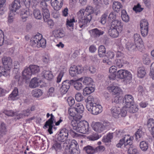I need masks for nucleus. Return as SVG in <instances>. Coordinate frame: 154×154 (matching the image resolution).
<instances>
[{"instance_id":"obj_28","label":"nucleus","mask_w":154,"mask_h":154,"mask_svg":"<svg viewBox=\"0 0 154 154\" xmlns=\"http://www.w3.org/2000/svg\"><path fill=\"white\" fill-rule=\"evenodd\" d=\"M79 80L83 81V84L85 85H90L92 84L93 80L91 77H85L81 78Z\"/></svg>"},{"instance_id":"obj_64","label":"nucleus","mask_w":154,"mask_h":154,"mask_svg":"<svg viewBox=\"0 0 154 154\" xmlns=\"http://www.w3.org/2000/svg\"><path fill=\"white\" fill-rule=\"evenodd\" d=\"M149 75L154 80V62L152 63L151 65Z\"/></svg>"},{"instance_id":"obj_25","label":"nucleus","mask_w":154,"mask_h":154,"mask_svg":"<svg viewBox=\"0 0 154 154\" xmlns=\"http://www.w3.org/2000/svg\"><path fill=\"white\" fill-rule=\"evenodd\" d=\"M86 103V107L87 109H90L91 106L94 104V99L92 96H89L85 100Z\"/></svg>"},{"instance_id":"obj_6","label":"nucleus","mask_w":154,"mask_h":154,"mask_svg":"<svg viewBox=\"0 0 154 154\" xmlns=\"http://www.w3.org/2000/svg\"><path fill=\"white\" fill-rule=\"evenodd\" d=\"M50 116V118L46 122L43 128H48V131L50 134H51L53 133L52 129L54 126V117L52 114H51L50 115L49 113H48L46 115L47 117L49 118Z\"/></svg>"},{"instance_id":"obj_38","label":"nucleus","mask_w":154,"mask_h":154,"mask_svg":"<svg viewBox=\"0 0 154 154\" xmlns=\"http://www.w3.org/2000/svg\"><path fill=\"white\" fill-rule=\"evenodd\" d=\"M94 90L95 89L93 87H86L83 90V94L84 96H86L93 92Z\"/></svg>"},{"instance_id":"obj_61","label":"nucleus","mask_w":154,"mask_h":154,"mask_svg":"<svg viewBox=\"0 0 154 154\" xmlns=\"http://www.w3.org/2000/svg\"><path fill=\"white\" fill-rule=\"evenodd\" d=\"M133 9L136 13H137L140 12L143 10V9L141 8L140 5L138 3L137 5L134 6Z\"/></svg>"},{"instance_id":"obj_45","label":"nucleus","mask_w":154,"mask_h":154,"mask_svg":"<svg viewBox=\"0 0 154 154\" xmlns=\"http://www.w3.org/2000/svg\"><path fill=\"white\" fill-rule=\"evenodd\" d=\"M21 18L23 19H26L30 15V12L28 9L22 11L20 13Z\"/></svg>"},{"instance_id":"obj_30","label":"nucleus","mask_w":154,"mask_h":154,"mask_svg":"<svg viewBox=\"0 0 154 154\" xmlns=\"http://www.w3.org/2000/svg\"><path fill=\"white\" fill-rule=\"evenodd\" d=\"M74 108L75 109V111L79 114H82L84 110V107L82 104L81 103L76 104Z\"/></svg>"},{"instance_id":"obj_62","label":"nucleus","mask_w":154,"mask_h":154,"mask_svg":"<svg viewBox=\"0 0 154 154\" xmlns=\"http://www.w3.org/2000/svg\"><path fill=\"white\" fill-rule=\"evenodd\" d=\"M128 106H124L120 110V114L122 117L125 116L127 113V110L128 109Z\"/></svg>"},{"instance_id":"obj_39","label":"nucleus","mask_w":154,"mask_h":154,"mask_svg":"<svg viewBox=\"0 0 154 154\" xmlns=\"http://www.w3.org/2000/svg\"><path fill=\"white\" fill-rule=\"evenodd\" d=\"M83 149L88 154H93L96 152L95 148L89 145L85 147Z\"/></svg>"},{"instance_id":"obj_10","label":"nucleus","mask_w":154,"mask_h":154,"mask_svg":"<svg viewBox=\"0 0 154 154\" xmlns=\"http://www.w3.org/2000/svg\"><path fill=\"white\" fill-rule=\"evenodd\" d=\"M69 143V154L78 153L79 152V145L77 142L75 140H72Z\"/></svg>"},{"instance_id":"obj_14","label":"nucleus","mask_w":154,"mask_h":154,"mask_svg":"<svg viewBox=\"0 0 154 154\" xmlns=\"http://www.w3.org/2000/svg\"><path fill=\"white\" fill-rule=\"evenodd\" d=\"M122 26L121 20H116L112 21L110 27L118 30L120 32L122 30Z\"/></svg>"},{"instance_id":"obj_4","label":"nucleus","mask_w":154,"mask_h":154,"mask_svg":"<svg viewBox=\"0 0 154 154\" xmlns=\"http://www.w3.org/2000/svg\"><path fill=\"white\" fill-rule=\"evenodd\" d=\"M133 137H130L129 135H125L123 138L120 140L119 143L116 145V146L117 147L120 148L124 144V147L126 148L127 145L130 146L131 144L133 142Z\"/></svg>"},{"instance_id":"obj_3","label":"nucleus","mask_w":154,"mask_h":154,"mask_svg":"<svg viewBox=\"0 0 154 154\" xmlns=\"http://www.w3.org/2000/svg\"><path fill=\"white\" fill-rule=\"evenodd\" d=\"M117 77L124 80H130L132 78V75L130 72L122 69H120L117 72Z\"/></svg>"},{"instance_id":"obj_56","label":"nucleus","mask_w":154,"mask_h":154,"mask_svg":"<svg viewBox=\"0 0 154 154\" xmlns=\"http://www.w3.org/2000/svg\"><path fill=\"white\" fill-rule=\"evenodd\" d=\"M3 113L5 115L9 116H13L15 115H16L17 113L14 112L12 110H5L3 111Z\"/></svg>"},{"instance_id":"obj_19","label":"nucleus","mask_w":154,"mask_h":154,"mask_svg":"<svg viewBox=\"0 0 154 154\" xmlns=\"http://www.w3.org/2000/svg\"><path fill=\"white\" fill-rule=\"evenodd\" d=\"M20 0H15L9 7L10 12L15 13L20 7Z\"/></svg>"},{"instance_id":"obj_46","label":"nucleus","mask_w":154,"mask_h":154,"mask_svg":"<svg viewBox=\"0 0 154 154\" xmlns=\"http://www.w3.org/2000/svg\"><path fill=\"white\" fill-rule=\"evenodd\" d=\"M42 15L44 21L45 22H47L46 20L48 19L49 18L50 16L48 10L47 9H43Z\"/></svg>"},{"instance_id":"obj_8","label":"nucleus","mask_w":154,"mask_h":154,"mask_svg":"<svg viewBox=\"0 0 154 154\" xmlns=\"http://www.w3.org/2000/svg\"><path fill=\"white\" fill-rule=\"evenodd\" d=\"M87 109L92 114L97 115L102 112L103 107L101 105L94 103L90 109Z\"/></svg>"},{"instance_id":"obj_51","label":"nucleus","mask_w":154,"mask_h":154,"mask_svg":"<svg viewBox=\"0 0 154 154\" xmlns=\"http://www.w3.org/2000/svg\"><path fill=\"white\" fill-rule=\"evenodd\" d=\"M65 35L64 32L62 30H58L55 33L54 36L56 38H60Z\"/></svg>"},{"instance_id":"obj_26","label":"nucleus","mask_w":154,"mask_h":154,"mask_svg":"<svg viewBox=\"0 0 154 154\" xmlns=\"http://www.w3.org/2000/svg\"><path fill=\"white\" fill-rule=\"evenodd\" d=\"M39 79L36 77L32 79L29 84V86L31 88H35L38 87L39 83Z\"/></svg>"},{"instance_id":"obj_33","label":"nucleus","mask_w":154,"mask_h":154,"mask_svg":"<svg viewBox=\"0 0 154 154\" xmlns=\"http://www.w3.org/2000/svg\"><path fill=\"white\" fill-rule=\"evenodd\" d=\"M119 32L120 31L118 30L112 29L110 27L109 30V33L110 36L112 37L115 38L117 37L118 36Z\"/></svg>"},{"instance_id":"obj_53","label":"nucleus","mask_w":154,"mask_h":154,"mask_svg":"<svg viewBox=\"0 0 154 154\" xmlns=\"http://www.w3.org/2000/svg\"><path fill=\"white\" fill-rule=\"evenodd\" d=\"M73 84L74 85V86L76 90L78 91L81 90L82 87V83L79 81H74V82L73 83Z\"/></svg>"},{"instance_id":"obj_27","label":"nucleus","mask_w":154,"mask_h":154,"mask_svg":"<svg viewBox=\"0 0 154 154\" xmlns=\"http://www.w3.org/2000/svg\"><path fill=\"white\" fill-rule=\"evenodd\" d=\"M108 88L110 92L114 94H119L121 91V89L113 85L109 87Z\"/></svg>"},{"instance_id":"obj_17","label":"nucleus","mask_w":154,"mask_h":154,"mask_svg":"<svg viewBox=\"0 0 154 154\" xmlns=\"http://www.w3.org/2000/svg\"><path fill=\"white\" fill-rule=\"evenodd\" d=\"M123 101L127 106H130L134 103V98L132 95L130 94H126L125 95L123 99Z\"/></svg>"},{"instance_id":"obj_7","label":"nucleus","mask_w":154,"mask_h":154,"mask_svg":"<svg viewBox=\"0 0 154 154\" xmlns=\"http://www.w3.org/2000/svg\"><path fill=\"white\" fill-rule=\"evenodd\" d=\"M83 70V68L82 66H73L70 68L69 74L72 77H75L78 74H81Z\"/></svg>"},{"instance_id":"obj_37","label":"nucleus","mask_w":154,"mask_h":154,"mask_svg":"<svg viewBox=\"0 0 154 154\" xmlns=\"http://www.w3.org/2000/svg\"><path fill=\"white\" fill-rule=\"evenodd\" d=\"M112 7L115 11L118 12L119 11L120 9L122 8V6L120 2L116 1L113 3Z\"/></svg>"},{"instance_id":"obj_47","label":"nucleus","mask_w":154,"mask_h":154,"mask_svg":"<svg viewBox=\"0 0 154 154\" xmlns=\"http://www.w3.org/2000/svg\"><path fill=\"white\" fill-rule=\"evenodd\" d=\"M108 15V12L106 11L101 16L100 22L102 24H104L106 23Z\"/></svg>"},{"instance_id":"obj_57","label":"nucleus","mask_w":154,"mask_h":154,"mask_svg":"<svg viewBox=\"0 0 154 154\" xmlns=\"http://www.w3.org/2000/svg\"><path fill=\"white\" fill-rule=\"evenodd\" d=\"M137 91L138 92V95L139 96H143L145 94V89L141 85H139L137 88Z\"/></svg>"},{"instance_id":"obj_22","label":"nucleus","mask_w":154,"mask_h":154,"mask_svg":"<svg viewBox=\"0 0 154 154\" xmlns=\"http://www.w3.org/2000/svg\"><path fill=\"white\" fill-rule=\"evenodd\" d=\"M120 110L121 108L119 107H112L111 109L112 116L116 118H118L120 114Z\"/></svg>"},{"instance_id":"obj_60","label":"nucleus","mask_w":154,"mask_h":154,"mask_svg":"<svg viewBox=\"0 0 154 154\" xmlns=\"http://www.w3.org/2000/svg\"><path fill=\"white\" fill-rule=\"evenodd\" d=\"M75 22V20L74 18L71 19L70 20L67 19L66 20V25L67 27H73V23Z\"/></svg>"},{"instance_id":"obj_43","label":"nucleus","mask_w":154,"mask_h":154,"mask_svg":"<svg viewBox=\"0 0 154 154\" xmlns=\"http://www.w3.org/2000/svg\"><path fill=\"white\" fill-rule=\"evenodd\" d=\"M140 146L142 150L145 151L148 149L149 144L147 142L143 141L140 142Z\"/></svg>"},{"instance_id":"obj_50","label":"nucleus","mask_w":154,"mask_h":154,"mask_svg":"<svg viewBox=\"0 0 154 154\" xmlns=\"http://www.w3.org/2000/svg\"><path fill=\"white\" fill-rule=\"evenodd\" d=\"M143 63L146 65H149L150 63V60L149 56L146 54H144L142 57Z\"/></svg>"},{"instance_id":"obj_20","label":"nucleus","mask_w":154,"mask_h":154,"mask_svg":"<svg viewBox=\"0 0 154 154\" xmlns=\"http://www.w3.org/2000/svg\"><path fill=\"white\" fill-rule=\"evenodd\" d=\"M32 74L29 67L26 68L22 72V76L23 79L26 80L30 79Z\"/></svg>"},{"instance_id":"obj_16","label":"nucleus","mask_w":154,"mask_h":154,"mask_svg":"<svg viewBox=\"0 0 154 154\" xmlns=\"http://www.w3.org/2000/svg\"><path fill=\"white\" fill-rule=\"evenodd\" d=\"M134 41L129 39L126 44V47L127 49L131 52H133L137 51V48H136Z\"/></svg>"},{"instance_id":"obj_34","label":"nucleus","mask_w":154,"mask_h":154,"mask_svg":"<svg viewBox=\"0 0 154 154\" xmlns=\"http://www.w3.org/2000/svg\"><path fill=\"white\" fill-rule=\"evenodd\" d=\"M52 150H54L56 152H60L61 149V144L57 142H54L51 148Z\"/></svg>"},{"instance_id":"obj_32","label":"nucleus","mask_w":154,"mask_h":154,"mask_svg":"<svg viewBox=\"0 0 154 154\" xmlns=\"http://www.w3.org/2000/svg\"><path fill=\"white\" fill-rule=\"evenodd\" d=\"M33 14L35 18L41 20L43 18L42 13L39 9H36L33 11Z\"/></svg>"},{"instance_id":"obj_63","label":"nucleus","mask_w":154,"mask_h":154,"mask_svg":"<svg viewBox=\"0 0 154 154\" xmlns=\"http://www.w3.org/2000/svg\"><path fill=\"white\" fill-rule=\"evenodd\" d=\"M75 99L78 102H80L83 100L84 97L82 94L80 93H78L75 95Z\"/></svg>"},{"instance_id":"obj_24","label":"nucleus","mask_w":154,"mask_h":154,"mask_svg":"<svg viewBox=\"0 0 154 154\" xmlns=\"http://www.w3.org/2000/svg\"><path fill=\"white\" fill-rule=\"evenodd\" d=\"M146 74V71L145 68L143 67H138L137 69V76L140 78H143Z\"/></svg>"},{"instance_id":"obj_15","label":"nucleus","mask_w":154,"mask_h":154,"mask_svg":"<svg viewBox=\"0 0 154 154\" xmlns=\"http://www.w3.org/2000/svg\"><path fill=\"white\" fill-rule=\"evenodd\" d=\"M134 43L136 48H137V51L142 52L145 50L143 42L142 39H134Z\"/></svg>"},{"instance_id":"obj_52","label":"nucleus","mask_w":154,"mask_h":154,"mask_svg":"<svg viewBox=\"0 0 154 154\" xmlns=\"http://www.w3.org/2000/svg\"><path fill=\"white\" fill-rule=\"evenodd\" d=\"M122 20L125 22H128L129 20V17L125 11H122L121 14Z\"/></svg>"},{"instance_id":"obj_54","label":"nucleus","mask_w":154,"mask_h":154,"mask_svg":"<svg viewBox=\"0 0 154 154\" xmlns=\"http://www.w3.org/2000/svg\"><path fill=\"white\" fill-rule=\"evenodd\" d=\"M154 125V119L152 118L148 119L147 123V127L149 130Z\"/></svg>"},{"instance_id":"obj_49","label":"nucleus","mask_w":154,"mask_h":154,"mask_svg":"<svg viewBox=\"0 0 154 154\" xmlns=\"http://www.w3.org/2000/svg\"><path fill=\"white\" fill-rule=\"evenodd\" d=\"M7 131L5 124L4 122H2L0 126V134L5 135Z\"/></svg>"},{"instance_id":"obj_42","label":"nucleus","mask_w":154,"mask_h":154,"mask_svg":"<svg viewBox=\"0 0 154 154\" xmlns=\"http://www.w3.org/2000/svg\"><path fill=\"white\" fill-rule=\"evenodd\" d=\"M130 146L127 145L126 148L128 149V154H136L137 153V150L135 148H133V145L132 144Z\"/></svg>"},{"instance_id":"obj_36","label":"nucleus","mask_w":154,"mask_h":154,"mask_svg":"<svg viewBox=\"0 0 154 154\" xmlns=\"http://www.w3.org/2000/svg\"><path fill=\"white\" fill-rule=\"evenodd\" d=\"M80 10L83 11L84 14L85 15L86 14L87 15H89L91 16V14H93L94 12L93 8L90 6H88L85 10L83 9Z\"/></svg>"},{"instance_id":"obj_48","label":"nucleus","mask_w":154,"mask_h":154,"mask_svg":"<svg viewBox=\"0 0 154 154\" xmlns=\"http://www.w3.org/2000/svg\"><path fill=\"white\" fill-rule=\"evenodd\" d=\"M129 109V110L130 112L134 113L137 112L138 110V108L134 103L133 104H130V106H128Z\"/></svg>"},{"instance_id":"obj_23","label":"nucleus","mask_w":154,"mask_h":154,"mask_svg":"<svg viewBox=\"0 0 154 154\" xmlns=\"http://www.w3.org/2000/svg\"><path fill=\"white\" fill-rule=\"evenodd\" d=\"M18 95V89L17 88L15 87L12 93L9 95V100H16L17 99V97Z\"/></svg>"},{"instance_id":"obj_2","label":"nucleus","mask_w":154,"mask_h":154,"mask_svg":"<svg viewBox=\"0 0 154 154\" xmlns=\"http://www.w3.org/2000/svg\"><path fill=\"white\" fill-rule=\"evenodd\" d=\"M89 125L88 122L85 120H82L78 123L76 131L83 134H87L89 131Z\"/></svg>"},{"instance_id":"obj_58","label":"nucleus","mask_w":154,"mask_h":154,"mask_svg":"<svg viewBox=\"0 0 154 154\" xmlns=\"http://www.w3.org/2000/svg\"><path fill=\"white\" fill-rule=\"evenodd\" d=\"M143 135V132L142 131V128H140L138 129L135 134L136 139H138L141 138Z\"/></svg>"},{"instance_id":"obj_1","label":"nucleus","mask_w":154,"mask_h":154,"mask_svg":"<svg viewBox=\"0 0 154 154\" xmlns=\"http://www.w3.org/2000/svg\"><path fill=\"white\" fill-rule=\"evenodd\" d=\"M83 11L80 10L77 13V17L79 27L82 28L86 26L87 23H90L91 19V16L85 15Z\"/></svg>"},{"instance_id":"obj_40","label":"nucleus","mask_w":154,"mask_h":154,"mask_svg":"<svg viewBox=\"0 0 154 154\" xmlns=\"http://www.w3.org/2000/svg\"><path fill=\"white\" fill-rule=\"evenodd\" d=\"M67 69L66 68H63L60 70V72L57 77V82L59 83L61 81L64 74L66 72Z\"/></svg>"},{"instance_id":"obj_29","label":"nucleus","mask_w":154,"mask_h":154,"mask_svg":"<svg viewBox=\"0 0 154 154\" xmlns=\"http://www.w3.org/2000/svg\"><path fill=\"white\" fill-rule=\"evenodd\" d=\"M93 129L96 132L100 133L103 131L101 123L99 122H96L93 126Z\"/></svg>"},{"instance_id":"obj_9","label":"nucleus","mask_w":154,"mask_h":154,"mask_svg":"<svg viewBox=\"0 0 154 154\" xmlns=\"http://www.w3.org/2000/svg\"><path fill=\"white\" fill-rule=\"evenodd\" d=\"M148 22L146 20L144 19L140 21V26L141 32L143 37H145L147 35L148 31Z\"/></svg>"},{"instance_id":"obj_55","label":"nucleus","mask_w":154,"mask_h":154,"mask_svg":"<svg viewBox=\"0 0 154 154\" xmlns=\"http://www.w3.org/2000/svg\"><path fill=\"white\" fill-rule=\"evenodd\" d=\"M38 48H44L45 47L46 43L45 39H38Z\"/></svg>"},{"instance_id":"obj_5","label":"nucleus","mask_w":154,"mask_h":154,"mask_svg":"<svg viewBox=\"0 0 154 154\" xmlns=\"http://www.w3.org/2000/svg\"><path fill=\"white\" fill-rule=\"evenodd\" d=\"M74 80H66L63 81L62 83V86L60 89V93L62 94L66 93L71 85H73Z\"/></svg>"},{"instance_id":"obj_11","label":"nucleus","mask_w":154,"mask_h":154,"mask_svg":"<svg viewBox=\"0 0 154 154\" xmlns=\"http://www.w3.org/2000/svg\"><path fill=\"white\" fill-rule=\"evenodd\" d=\"M68 136V130L66 128L61 129L57 136V140L61 142H64L67 138Z\"/></svg>"},{"instance_id":"obj_13","label":"nucleus","mask_w":154,"mask_h":154,"mask_svg":"<svg viewBox=\"0 0 154 154\" xmlns=\"http://www.w3.org/2000/svg\"><path fill=\"white\" fill-rule=\"evenodd\" d=\"M2 63L7 70H10L12 64V60L10 57H4L2 59Z\"/></svg>"},{"instance_id":"obj_59","label":"nucleus","mask_w":154,"mask_h":154,"mask_svg":"<svg viewBox=\"0 0 154 154\" xmlns=\"http://www.w3.org/2000/svg\"><path fill=\"white\" fill-rule=\"evenodd\" d=\"M113 138L112 133H109L106 137H104L103 140L105 142L108 143L111 141Z\"/></svg>"},{"instance_id":"obj_41","label":"nucleus","mask_w":154,"mask_h":154,"mask_svg":"<svg viewBox=\"0 0 154 154\" xmlns=\"http://www.w3.org/2000/svg\"><path fill=\"white\" fill-rule=\"evenodd\" d=\"M106 52L105 48L103 45H101L98 48V53L100 57H103L105 55Z\"/></svg>"},{"instance_id":"obj_31","label":"nucleus","mask_w":154,"mask_h":154,"mask_svg":"<svg viewBox=\"0 0 154 154\" xmlns=\"http://www.w3.org/2000/svg\"><path fill=\"white\" fill-rule=\"evenodd\" d=\"M29 67L30 69L32 74L38 73L40 71L39 66L37 65H31L29 66Z\"/></svg>"},{"instance_id":"obj_35","label":"nucleus","mask_w":154,"mask_h":154,"mask_svg":"<svg viewBox=\"0 0 154 154\" xmlns=\"http://www.w3.org/2000/svg\"><path fill=\"white\" fill-rule=\"evenodd\" d=\"M43 94L42 91L39 89H35L33 90L31 93L33 97H39L41 96Z\"/></svg>"},{"instance_id":"obj_12","label":"nucleus","mask_w":154,"mask_h":154,"mask_svg":"<svg viewBox=\"0 0 154 154\" xmlns=\"http://www.w3.org/2000/svg\"><path fill=\"white\" fill-rule=\"evenodd\" d=\"M48 1L50 0H45ZM51 6L56 11L59 10L63 4V0H50Z\"/></svg>"},{"instance_id":"obj_44","label":"nucleus","mask_w":154,"mask_h":154,"mask_svg":"<svg viewBox=\"0 0 154 154\" xmlns=\"http://www.w3.org/2000/svg\"><path fill=\"white\" fill-rule=\"evenodd\" d=\"M124 63L123 60L122 59H116L114 62V64L116 66L119 68H121L123 66Z\"/></svg>"},{"instance_id":"obj_18","label":"nucleus","mask_w":154,"mask_h":154,"mask_svg":"<svg viewBox=\"0 0 154 154\" xmlns=\"http://www.w3.org/2000/svg\"><path fill=\"white\" fill-rule=\"evenodd\" d=\"M91 36L93 38H98L102 35L104 33V32L97 28H95L89 31Z\"/></svg>"},{"instance_id":"obj_21","label":"nucleus","mask_w":154,"mask_h":154,"mask_svg":"<svg viewBox=\"0 0 154 154\" xmlns=\"http://www.w3.org/2000/svg\"><path fill=\"white\" fill-rule=\"evenodd\" d=\"M42 77L47 80H51L54 77L52 72L49 70H44L42 72Z\"/></svg>"}]
</instances>
